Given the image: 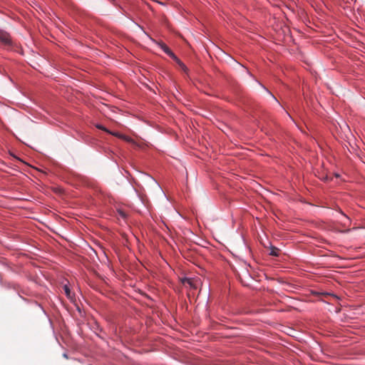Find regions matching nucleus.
I'll use <instances>...</instances> for the list:
<instances>
[{"label": "nucleus", "mask_w": 365, "mask_h": 365, "mask_svg": "<svg viewBox=\"0 0 365 365\" xmlns=\"http://www.w3.org/2000/svg\"><path fill=\"white\" fill-rule=\"evenodd\" d=\"M155 42L160 47V48L162 50H163V51L165 53H167L170 58H172L173 59L176 58V56L175 55V53L167 46V45L165 43H164L162 41H155Z\"/></svg>", "instance_id": "nucleus-1"}, {"label": "nucleus", "mask_w": 365, "mask_h": 365, "mask_svg": "<svg viewBox=\"0 0 365 365\" xmlns=\"http://www.w3.org/2000/svg\"><path fill=\"white\" fill-rule=\"evenodd\" d=\"M0 41L6 45H10L11 43L9 34L1 29H0Z\"/></svg>", "instance_id": "nucleus-2"}, {"label": "nucleus", "mask_w": 365, "mask_h": 365, "mask_svg": "<svg viewBox=\"0 0 365 365\" xmlns=\"http://www.w3.org/2000/svg\"><path fill=\"white\" fill-rule=\"evenodd\" d=\"M180 67V68L186 72L187 71V68L186 66L176 56L175 59H173Z\"/></svg>", "instance_id": "nucleus-3"}, {"label": "nucleus", "mask_w": 365, "mask_h": 365, "mask_svg": "<svg viewBox=\"0 0 365 365\" xmlns=\"http://www.w3.org/2000/svg\"><path fill=\"white\" fill-rule=\"evenodd\" d=\"M63 289L64 290V292L66 295V297L68 298V299H72V295H71V289H69V287H68V285H64L63 287Z\"/></svg>", "instance_id": "nucleus-4"}, {"label": "nucleus", "mask_w": 365, "mask_h": 365, "mask_svg": "<svg viewBox=\"0 0 365 365\" xmlns=\"http://www.w3.org/2000/svg\"><path fill=\"white\" fill-rule=\"evenodd\" d=\"M112 135H115V136H118L120 138H123V140H125V141H128V142H132V139L128 136H125V135H120L118 133H112Z\"/></svg>", "instance_id": "nucleus-5"}, {"label": "nucleus", "mask_w": 365, "mask_h": 365, "mask_svg": "<svg viewBox=\"0 0 365 365\" xmlns=\"http://www.w3.org/2000/svg\"><path fill=\"white\" fill-rule=\"evenodd\" d=\"M279 251L278 248L272 247L271 248L270 255L277 257L279 255Z\"/></svg>", "instance_id": "nucleus-6"}, {"label": "nucleus", "mask_w": 365, "mask_h": 365, "mask_svg": "<svg viewBox=\"0 0 365 365\" xmlns=\"http://www.w3.org/2000/svg\"><path fill=\"white\" fill-rule=\"evenodd\" d=\"M96 127H97L98 129L102 130H104V131H106V132H108V133H110V134H112V133H111V132L108 131V130H107V129H106L103 125H96Z\"/></svg>", "instance_id": "nucleus-7"}, {"label": "nucleus", "mask_w": 365, "mask_h": 365, "mask_svg": "<svg viewBox=\"0 0 365 365\" xmlns=\"http://www.w3.org/2000/svg\"><path fill=\"white\" fill-rule=\"evenodd\" d=\"M120 215L123 217H124V218L126 217V215H125V212H123V211H120Z\"/></svg>", "instance_id": "nucleus-8"}, {"label": "nucleus", "mask_w": 365, "mask_h": 365, "mask_svg": "<svg viewBox=\"0 0 365 365\" xmlns=\"http://www.w3.org/2000/svg\"><path fill=\"white\" fill-rule=\"evenodd\" d=\"M272 97H273V98L276 100L275 96H274V95H272Z\"/></svg>", "instance_id": "nucleus-9"}, {"label": "nucleus", "mask_w": 365, "mask_h": 365, "mask_svg": "<svg viewBox=\"0 0 365 365\" xmlns=\"http://www.w3.org/2000/svg\"><path fill=\"white\" fill-rule=\"evenodd\" d=\"M272 97H273V98L276 100L275 96H274V95H272Z\"/></svg>", "instance_id": "nucleus-10"}]
</instances>
